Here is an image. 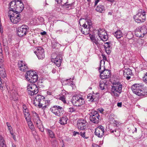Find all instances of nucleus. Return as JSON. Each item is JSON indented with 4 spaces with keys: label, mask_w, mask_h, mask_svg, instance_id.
Wrapping results in <instances>:
<instances>
[{
    "label": "nucleus",
    "mask_w": 147,
    "mask_h": 147,
    "mask_svg": "<svg viewBox=\"0 0 147 147\" xmlns=\"http://www.w3.org/2000/svg\"><path fill=\"white\" fill-rule=\"evenodd\" d=\"M69 85L70 86H72V87H73V86H74V83L72 81H71V82H70L69 83H68L67 84Z\"/></svg>",
    "instance_id": "6e6d98bb"
},
{
    "label": "nucleus",
    "mask_w": 147,
    "mask_h": 147,
    "mask_svg": "<svg viewBox=\"0 0 147 147\" xmlns=\"http://www.w3.org/2000/svg\"><path fill=\"white\" fill-rule=\"evenodd\" d=\"M28 29V26L25 25H22L18 28L17 34L20 37L24 36L26 34Z\"/></svg>",
    "instance_id": "9d476101"
},
{
    "label": "nucleus",
    "mask_w": 147,
    "mask_h": 147,
    "mask_svg": "<svg viewBox=\"0 0 147 147\" xmlns=\"http://www.w3.org/2000/svg\"><path fill=\"white\" fill-rule=\"evenodd\" d=\"M65 5L66 7V8L67 9H69L71 8V6H72L71 4H69L68 5L66 3H65Z\"/></svg>",
    "instance_id": "de8ad7c7"
},
{
    "label": "nucleus",
    "mask_w": 147,
    "mask_h": 147,
    "mask_svg": "<svg viewBox=\"0 0 147 147\" xmlns=\"http://www.w3.org/2000/svg\"><path fill=\"white\" fill-rule=\"evenodd\" d=\"M43 99H45L44 96L40 95H38L36 96L35 99L34 100L33 103L35 106H38L41 103L42 100Z\"/></svg>",
    "instance_id": "a211bd4d"
},
{
    "label": "nucleus",
    "mask_w": 147,
    "mask_h": 147,
    "mask_svg": "<svg viewBox=\"0 0 147 147\" xmlns=\"http://www.w3.org/2000/svg\"><path fill=\"white\" fill-rule=\"evenodd\" d=\"M105 48L106 53L108 54H110L111 52V49H110V48L108 47L107 48L106 47H105Z\"/></svg>",
    "instance_id": "49530a36"
},
{
    "label": "nucleus",
    "mask_w": 147,
    "mask_h": 147,
    "mask_svg": "<svg viewBox=\"0 0 147 147\" xmlns=\"http://www.w3.org/2000/svg\"><path fill=\"white\" fill-rule=\"evenodd\" d=\"M22 108L23 111H26V110L27 111V110H28L27 106L25 105H23Z\"/></svg>",
    "instance_id": "864d4df0"
},
{
    "label": "nucleus",
    "mask_w": 147,
    "mask_h": 147,
    "mask_svg": "<svg viewBox=\"0 0 147 147\" xmlns=\"http://www.w3.org/2000/svg\"><path fill=\"white\" fill-rule=\"evenodd\" d=\"M0 89L1 90H3V86L2 84V83L1 81H0Z\"/></svg>",
    "instance_id": "680f3d73"
},
{
    "label": "nucleus",
    "mask_w": 147,
    "mask_h": 147,
    "mask_svg": "<svg viewBox=\"0 0 147 147\" xmlns=\"http://www.w3.org/2000/svg\"><path fill=\"white\" fill-rule=\"evenodd\" d=\"M0 31L1 33H3V28L2 26L0 27Z\"/></svg>",
    "instance_id": "69168bd1"
},
{
    "label": "nucleus",
    "mask_w": 147,
    "mask_h": 147,
    "mask_svg": "<svg viewBox=\"0 0 147 147\" xmlns=\"http://www.w3.org/2000/svg\"><path fill=\"white\" fill-rule=\"evenodd\" d=\"M73 104L76 106H80L84 104L85 101L82 97L78 96H74L71 99Z\"/></svg>",
    "instance_id": "0eeeda50"
},
{
    "label": "nucleus",
    "mask_w": 147,
    "mask_h": 147,
    "mask_svg": "<svg viewBox=\"0 0 147 147\" xmlns=\"http://www.w3.org/2000/svg\"><path fill=\"white\" fill-rule=\"evenodd\" d=\"M122 85L119 82L113 83L111 89V94L115 97H118L122 91Z\"/></svg>",
    "instance_id": "7ed1b4c3"
},
{
    "label": "nucleus",
    "mask_w": 147,
    "mask_h": 147,
    "mask_svg": "<svg viewBox=\"0 0 147 147\" xmlns=\"http://www.w3.org/2000/svg\"><path fill=\"white\" fill-rule=\"evenodd\" d=\"M98 98V96L97 94H95L94 93L93 94V101H96Z\"/></svg>",
    "instance_id": "79ce46f5"
},
{
    "label": "nucleus",
    "mask_w": 147,
    "mask_h": 147,
    "mask_svg": "<svg viewBox=\"0 0 147 147\" xmlns=\"http://www.w3.org/2000/svg\"><path fill=\"white\" fill-rule=\"evenodd\" d=\"M18 64L20 70L22 71L25 72L28 69L27 64L23 61H19Z\"/></svg>",
    "instance_id": "f3484780"
},
{
    "label": "nucleus",
    "mask_w": 147,
    "mask_h": 147,
    "mask_svg": "<svg viewBox=\"0 0 147 147\" xmlns=\"http://www.w3.org/2000/svg\"><path fill=\"white\" fill-rule=\"evenodd\" d=\"M56 1L59 4H62V0H56Z\"/></svg>",
    "instance_id": "052dcab7"
},
{
    "label": "nucleus",
    "mask_w": 147,
    "mask_h": 147,
    "mask_svg": "<svg viewBox=\"0 0 147 147\" xmlns=\"http://www.w3.org/2000/svg\"><path fill=\"white\" fill-rule=\"evenodd\" d=\"M89 115L90 119L91 122L95 124L98 123L100 116L97 111H92L89 113Z\"/></svg>",
    "instance_id": "6e6552de"
},
{
    "label": "nucleus",
    "mask_w": 147,
    "mask_h": 147,
    "mask_svg": "<svg viewBox=\"0 0 147 147\" xmlns=\"http://www.w3.org/2000/svg\"><path fill=\"white\" fill-rule=\"evenodd\" d=\"M68 111L69 112L72 113L76 112V109L73 107H71L68 109Z\"/></svg>",
    "instance_id": "a19ab883"
},
{
    "label": "nucleus",
    "mask_w": 147,
    "mask_h": 147,
    "mask_svg": "<svg viewBox=\"0 0 147 147\" xmlns=\"http://www.w3.org/2000/svg\"><path fill=\"white\" fill-rule=\"evenodd\" d=\"M44 50L41 47H38L34 53L39 59H43L45 57Z\"/></svg>",
    "instance_id": "4468645a"
},
{
    "label": "nucleus",
    "mask_w": 147,
    "mask_h": 147,
    "mask_svg": "<svg viewBox=\"0 0 147 147\" xmlns=\"http://www.w3.org/2000/svg\"><path fill=\"white\" fill-rule=\"evenodd\" d=\"M59 99L61 100L64 103H66L65 97L64 95H62L59 98Z\"/></svg>",
    "instance_id": "c03bdc74"
},
{
    "label": "nucleus",
    "mask_w": 147,
    "mask_h": 147,
    "mask_svg": "<svg viewBox=\"0 0 147 147\" xmlns=\"http://www.w3.org/2000/svg\"><path fill=\"white\" fill-rule=\"evenodd\" d=\"M93 147H100L99 145L96 144H94L93 145Z\"/></svg>",
    "instance_id": "774afa93"
},
{
    "label": "nucleus",
    "mask_w": 147,
    "mask_h": 147,
    "mask_svg": "<svg viewBox=\"0 0 147 147\" xmlns=\"http://www.w3.org/2000/svg\"><path fill=\"white\" fill-rule=\"evenodd\" d=\"M9 20L13 24H17L20 22V19H9Z\"/></svg>",
    "instance_id": "c9c22d12"
},
{
    "label": "nucleus",
    "mask_w": 147,
    "mask_h": 147,
    "mask_svg": "<svg viewBox=\"0 0 147 147\" xmlns=\"http://www.w3.org/2000/svg\"><path fill=\"white\" fill-rule=\"evenodd\" d=\"M100 78L102 79H107L110 78L111 76V71L109 70L105 69L101 71Z\"/></svg>",
    "instance_id": "dca6fc26"
},
{
    "label": "nucleus",
    "mask_w": 147,
    "mask_h": 147,
    "mask_svg": "<svg viewBox=\"0 0 147 147\" xmlns=\"http://www.w3.org/2000/svg\"><path fill=\"white\" fill-rule=\"evenodd\" d=\"M86 132L85 130H83L80 133V135L83 138L85 139H87L88 137L86 136H85Z\"/></svg>",
    "instance_id": "58836bf2"
},
{
    "label": "nucleus",
    "mask_w": 147,
    "mask_h": 147,
    "mask_svg": "<svg viewBox=\"0 0 147 147\" xmlns=\"http://www.w3.org/2000/svg\"><path fill=\"white\" fill-rule=\"evenodd\" d=\"M104 36H105L102 37L101 36H99V37L100 38L101 40L102 41H106L108 39V36L107 35H104Z\"/></svg>",
    "instance_id": "ea45409f"
},
{
    "label": "nucleus",
    "mask_w": 147,
    "mask_h": 147,
    "mask_svg": "<svg viewBox=\"0 0 147 147\" xmlns=\"http://www.w3.org/2000/svg\"><path fill=\"white\" fill-rule=\"evenodd\" d=\"M50 111L56 116L60 117L63 114L64 111L62 107L58 105H54L50 109Z\"/></svg>",
    "instance_id": "39448f33"
},
{
    "label": "nucleus",
    "mask_w": 147,
    "mask_h": 147,
    "mask_svg": "<svg viewBox=\"0 0 147 147\" xmlns=\"http://www.w3.org/2000/svg\"><path fill=\"white\" fill-rule=\"evenodd\" d=\"M23 112L26 119V118L27 119V118H28V117L29 118H30V114L29 113L28 110H27V111H24Z\"/></svg>",
    "instance_id": "473e14b6"
},
{
    "label": "nucleus",
    "mask_w": 147,
    "mask_h": 147,
    "mask_svg": "<svg viewBox=\"0 0 147 147\" xmlns=\"http://www.w3.org/2000/svg\"><path fill=\"white\" fill-rule=\"evenodd\" d=\"M117 106L119 107H121L122 106V102H118L117 104Z\"/></svg>",
    "instance_id": "e2e57ef3"
},
{
    "label": "nucleus",
    "mask_w": 147,
    "mask_h": 147,
    "mask_svg": "<svg viewBox=\"0 0 147 147\" xmlns=\"http://www.w3.org/2000/svg\"><path fill=\"white\" fill-rule=\"evenodd\" d=\"M50 100H45V99L42 100L41 103H40L38 107L39 108H41L42 109H45L47 108V106L49 105Z\"/></svg>",
    "instance_id": "6ab92c4d"
},
{
    "label": "nucleus",
    "mask_w": 147,
    "mask_h": 147,
    "mask_svg": "<svg viewBox=\"0 0 147 147\" xmlns=\"http://www.w3.org/2000/svg\"><path fill=\"white\" fill-rule=\"evenodd\" d=\"M147 33V28L145 26L137 28L135 32L136 35L138 37H143Z\"/></svg>",
    "instance_id": "1a4fd4ad"
},
{
    "label": "nucleus",
    "mask_w": 147,
    "mask_h": 147,
    "mask_svg": "<svg viewBox=\"0 0 147 147\" xmlns=\"http://www.w3.org/2000/svg\"><path fill=\"white\" fill-rule=\"evenodd\" d=\"M67 117L66 116L63 115L60 118L59 123L61 125L65 124L67 123Z\"/></svg>",
    "instance_id": "a878e982"
},
{
    "label": "nucleus",
    "mask_w": 147,
    "mask_h": 147,
    "mask_svg": "<svg viewBox=\"0 0 147 147\" xmlns=\"http://www.w3.org/2000/svg\"><path fill=\"white\" fill-rule=\"evenodd\" d=\"M104 129L102 126H99L95 129L94 134L95 135L98 137L101 138L104 135Z\"/></svg>",
    "instance_id": "2eb2a0df"
},
{
    "label": "nucleus",
    "mask_w": 147,
    "mask_h": 147,
    "mask_svg": "<svg viewBox=\"0 0 147 147\" xmlns=\"http://www.w3.org/2000/svg\"><path fill=\"white\" fill-rule=\"evenodd\" d=\"M3 51L2 49V47L1 44L0 43V53L1 54L2 53Z\"/></svg>",
    "instance_id": "13d9d810"
},
{
    "label": "nucleus",
    "mask_w": 147,
    "mask_h": 147,
    "mask_svg": "<svg viewBox=\"0 0 147 147\" xmlns=\"http://www.w3.org/2000/svg\"><path fill=\"white\" fill-rule=\"evenodd\" d=\"M82 27L83 28H88L87 25L86 24V22H85V24H83V25H82Z\"/></svg>",
    "instance_id": "0e129e2a"
},
{
    "label": "nucleus",
    "mask_w": 147,
    "mask_h": 147,
    "mask_svg": "<svg viewBox=\"0 0 147 147\" xmlns=\"http://www.w3.org/2000/svg\"><path fill=\"white\" fill-rule=\"evenodd\" d=\"M143 11V9H140L138 10V13L137 14L136 16H138L139 17L141 16L142 13Z\"/></svg>",
    "instance_id": "3c124183"
},
{
    "label": "nucleus",
    "mask_w": 147,
    "mask_h": 147,
    "mask_svg": "<svg viewBox=\"0 0 147 147\" xmlns=\"http://www.w3.org/2000/svg\"><path fill=\"white\" fill-rule=\"evenodd\" d=\"M27 91L29 95L32 96L36 94L38 92V89L36 85L34 84H28Z\"/></svg>",
    "instance_id": "423d86ee"
},
{
    "label": "nucleus",
    "mask_w": 147,
    "mask_h": 147,
    "mask_svg": "<svg viewBox=\"0 0 147 147\" xmlns=\"http://www.w3.org/2000/svg\"><path fill=\"white\" fill-rule=\"evenodd\" d=\"M123 75L126 78L127 80H128L131 78L130 76L132 74L131 71L129 68L125 69L123 71Z\"/></svg>",
    "instance_id": "aec40b11"
},
{
    "label": "nucleus",
    "mask_w": 147,
    "mask_h": 147,
    "mask_svg": "<svg viewBox=\"0 0 147 147\" xmlns=\"http://www.w3.org/2000/svg\"><path fill=\"white\" fill-rule=\"evenodd\" d=\"M98 110L101 113H102L104 111V109L102 108L99 109Z\"/></svg>",
    "instance_id": "338daca9"
},
{
    "label": "nucleus",
    "mask_w": 147,
    "mask_h": 147,
    "mask_svg": "<svg viewBox=\"0 0 147 147\" xmlns=\"http://www.w3.org/2000/svg\"><path fill=\"white\" fill-rule=\"evenodd\" d=\"M86 20V22L87 24L89 25V28H90L92 24V22L90 19H85Z\"/></svg>",
    "instance_id": "4c0bfd02"
},
{
    "label": "nucleus",
    "mask_w": 147,
    "mask_h": 147,
    "mask_svg": "<svg viewBox=\"0 0 147 147\" xmlns=\"http://www.w3.org/2000/svg\"><path fill=\"white\" fill-rule=\"evenodd\" d=\"M135 21L138 23H141L144 22L145 19H134Z\"/></svg>",
    "instance_id": "a18cd8bd"
},
{
    "label": "nucleus",
    "mask_w": 147,
    "mask_h": 147,
    "mask_svg": "<svg viewBox=\"0 0 147 147\" xmlns=\"http://www.w3.org/2000/svg\"><path fill=\"white\" fill-rule=\"evenodd\" d=\"M105 63V61L104 60V59H102L100 60V67L99 68V72H101V65H104Z\"/></svg>",
    "instance_id": "37998d69"
},
{
    "label": "nucleus",
    "mask_w": 147,
    "mask_h": 147,
    "mask_svg": "<svg viewBox=\"0 0 147 147\" xmlns=\"http://www.w3.org/2000/svg\"><path fill=\"white\" fill-rule=\"evenodd\" d=\"M114 36L117 38H120L123 36V33L120 30H118L114 33Z\"/></svg>",
    "instance_id": "c85d7f7f"
},
{
    "label": "nucleus",
    "mask_w": 147,
    "mask_h": 147,
    "mask_svg": "<svg viewBox=\"0 0 147 147\" xmlns=\"http://www.w3.org/2000/svg\"><path fill=\"white\" fill-rule=\"evenodd\" d=\"M146 12L144 11L143 10V11L142 12V13L141 15H142V16L144 18H146Z\"/></svg>",
    "instance_id": "5fc2aeb1"
},
{
    "label": "nucleus",
    "mask_w": 147,
    "mask_h": 147,
    "mask_svg": "<svg viewBox=\"0 0 147 147\" xmlns=\"http://www.w3.org/2000/svg\"><path fill=\"white\" fill-rule=\"evenodd\" d=\"M107 85L106 84L105 81L101 80L100 82L99 87L100 90H102L105 89Z\"/></svg>",
    "instance_id": "c756f323"
},
{
    "label": "nucleus",
    "mask_w": 147,
    "mask_h": 147,
    "mask_svg": "<svg viewBox=\"0 0 147 147\" xmlns=\"http://www.w3.org/2000/svg\"><path fill=\"white\" fill-rule=\"evenodd\" d=\"M54 54L52 55L51 61L54 63L56 66L59 67L61 65L62 58V55L61 54H60L56 56L55 58L54 57Z\"/></svg>",
    "instance_id": "f8f14e48"
},
{
    "label": "nucleus",
    "mask_w": 147,
    "mask_h": 147,
    "mask_svg": "<svg viewBox=\"0 0 147 147\" xmlns=\"http://www.w3.org/2000/svg\"><path fill=\"white\" fill-rule=\"evenodd\" d=\"M144 86L141 84H134L131 87L133 93L138 96L147 95V92L143 89Z\"/></svg>",
    "instance_id": "f03ea898"
},
{
    "label": "nucleus",
    "mask_w": 147,
    "mask_h": 147,
    "mask_svg": "<svg viewBox=\"0 0 147 147\" xmlns=\"http://www.w3.org/2000/svg\"><path fill=\"white\" fill-rule=\"evenodd\" d=\"M46 131L48 134L49 136L51 138H55V134L51 130L49 129H47Z\"/></svg>",
    "instance_id": "bb28decb"
},
{
    "label": "nucleus",
    "mask_w": 147,
    "mask_h": 147,
    "mask_svg": "<svg viewBox=\"0 0 147 147\" xmlns=\"http://www.w3.org/2000/svg\"><path fill=\"white\" fill-rule=\"evenodd\" d=\"M143 80L145 83H147V72L146 73L144 77L143 78Z\"/></svg>",
    "instance_id": "09e8293b"
},
{
    "label": "nucleus",
    "mask_w": 147,
    "mask_h": 147,
    "mask_svg": "<svg viewBox=\"0 0 147 147\" xmlns=\"http://www.w3.org/2000/svg\"><path fill=\"white\" fill-rule=\"evenodd\" d=\"M89 37L91 41L92 42L93 44H95L96 45H98L99 44V42L98 39H96L95 38V34L91 35L89 34Z\"/></svg>",
    "instance_id": "5701e85b"
},
{
    "label": "nucleus",
    "mask_w": 147,
    "mask_h": 147,
    "mask_svg": "<svg viewBox=\"0 0 147 147\" xmlns=\"http://www.w3.org/2000/svg\"><path fill=\"white\" fill-rule=\"evenodd\" d=\"M77 134L79 135L80 134V133L79 132L74 131V132L73 135L74 136H76Z\"/></svg>",
    "instance_id": "4d7b16f0"
},
{
    "label": "nucleus",
    "mask_w": 147,
    "mask_h": 147,
    "mask_svg": "<svg viewBox=\"0 0 147 147\" xmlns=\"http://www.w3.org/2000/svg\"><path fill=\"white\" fill-rule=\"evenodd\" d=\"M5 141L3 137L0 135V146H2L4 145H5Z\"/></svg>",
    "instance_id": "72a5a7b5"
},
{
    "label": "nucleus",
    "mask_w": 147,
    "mask_h": 147,
    "mask_svg": "<svg viewBox=\"0 0 147 147\" xmlns=\"http://www.w3.org/2000/svg\"><path fill=\"white\" fill-rule=\"evenodd\" d=\"M27 121L28 125L29 128L32 130H34V127L32 122L31 121V118H26V119Z\"/></svg>",
    "instance_id": "b1692460"
},
{
    "label": "nucleus",
    "mask_w": 147,
    "mask_h": 147,
    "mask_svg": "<svg viewBox=\"0 0 147 147\" xmlns=\"http://www.w3.org/2000/svg\"><path fill=\"white\" fill-rule=\"evenodd\" d=\"M110 132H111V133H114L115 132V133H114V134L116 136H118L120 135V132H119V130H113L111 129L110 130Z\"/></svg>",
    "instance_id": "e433bc0d"
},
{
    "label": "nucleus",
    "mask_w": 147,
    "mask_h": 147,
    "mask_svg": "<svg viewBox=\"0 0 147 147\" xmlns=\"http://www.w3.org/2000/svg\"><path fill=\"white\" fill-rule=\"evenodd\" d=\"M87 98L88 100L90 102H92L93 101V94L91 93L88 94L87 96Z\"/></svg>",
    "instance_id": "f704fd0d"
},
{
    "label": "nucleus",
    "mask_w": 147,
    "mask_h": 147,
    "mask_svg": "<svg viewBox=\"0 0 147 147\" xmlns=\"http://www.w3.org/2000/svg\"><path fill=\"white\" fill-rule=\"evenodd\" d=\"M94 33L95 34H97L99 37L100 36H102L107 35L106 31L103 29L100 28L98 30H95Z\"/></svg>",
    "instance_id": "4be33fe9"
},
{
    "label": "nucleus",
    "mask_w": 147,
    "mask_h": 147,
    "mask_svg": "<svg viewBox=\"0 0 147 147\" xmlns=\"http://www.w3.org/2000/svg\"><path fill=\"white\" fill-rule=\"evenodd\" d=\"M80 30L82 32V33L85 35L89 34L90 32V28L88 27V28H80Z\"/></svg>",
    "instance_id": "393cba45"
},
{
    "label": "nucleus",
    "mask_w": 147,
    "mask_h": 147,
    "mask_svg": "<svg viewBox=\"0 0 147 147\" xmlns=\"http://www.w3.org/2000/svg\"><path fill=\"white\" fill-rule=\"evenodd\" d=\"M104 47H105L107 48L108 47L109 48H110V49H111V44L109 42H106L105 44Z\"/></svg>",
    "instance_id": "8fccbe9b"
},
{
    "label": "nucleus",
    "mask_w": 147,
    "mask_h": 147,
    "mask_svg": "<svg viewBox=\"0 0 147 147\" xmlns=\"http://www.w3.org/2000/svg\"><path fill=\"white\" fill-rule=\"evenodd\" d=\"M100 0H94L95 3H94V6H95L96 5L98 2L100 1Z\"/></svg>",
    "instance_id": "bf43d9fd"
},
{
    "label": "nucleus",
    "mask_w": 147,
    "mask_h": 147,
    "mask_svg": "<svg viewBox=\"0 0 147 147\" xmlns=\"http://www.w3.org/2000/svg\"><path fill=\"white\" fill-rule=\"evenodd\" d=\"M25 75L26 79L30 82L32 83L36 82L38 79V76L34 71L29 70L27 71Z\"/></svg>",
    "instance_id": "20e7f679"
},
{
    "label": "nucleus",
    "mask_w": 147,
    "mask_h": 147,
    "mask_svg": "<svg viewBox=\"0 0 147 147\" xmlns=\"http://www.w3.org/2000/svg\"><path fill=\"white\" fill-rule=\"evenodd\" d=\"M88 123L84 119H79L77 121V126L78 129L83 130L85 129L86 127L88 125Z\"/></svg>",
    "instance_id": "ddd939ff"
},
{
    "label": "nucleus",
    "mask_w": 147,
    "mask_h": 147,
    "mask_svg": "<svg viewBox=\"0 0 147 147\" xmlns=\"http://www.w3.org/2000/svg\"><path fill=\"white\" fill-rule=\"evenodd\" d=\"M0 76L3 78H4L6 76L5 70L3 67H0Z\"/></svg>",
    "instance_id": "cd10ccee"
},
{
    "label": "nucleus",
    "mask_w": 147,
    "mask_h": 147,
    "mask_svg": "<svg viewBox=\"0 0 147 147\" xmlns=\"http://www.w3.org/2000/svg\"><path fill=\"white\" fill-rule=\"evenodd\" d=\"M33 119L34 122L36 123L37 127L42 132L44 131V129L41 122L40 120L39 119V117L37 114L35 112L34 113Z\"/></svg>",
    "instance_id": "9b49d317"
},
{
    "label": "nucleus",
    "mask_w": 147,
    "mask_h": 147,
    "mask_svg": "<svg viewBox=\"0 0 147 147\" xmlns=\"http://www.w3.org/2000/svg\"><path fill=\"white\" fill-rule=\"evenodd\" d=\"M9 10L16 12H21L24 8L23 3L21 1L14 0L11 1L9 4Z\"/></svg>",
    "instance_id": "f257e3e1"
},
{
    "label": "nucleus",
    "mask_w": 147,
    "mask_h": 147,
    "mask_svg": "<svg viewBox=\"0 0 147 147\" xmlns=\"http://www.w3.org/2000/svg\"><path fill=\"white\" fill-rule=\"evenodd\" d=\"M20 12H16L12 11L9 10L7 13V15L8 17L10 18H11L14 17L15 18H17L20 17Z\"/></svg>",
    "instance_id": "412c9836"
},
{
    "label": "nucleus",
    "mask_w": 147,
    "mask_h": 147,
    "mask_svg": "<svg viewBox=\"0 0 147 147\" xmlns=\"http://www.w3.org/2000/svg\"><path fill=\"white\" fill-rule=\"evenodd\" d=\"M12 100L15 101H17L18 100V95L17 93L15 92L13 93L12 95Z\"/></svg>",
    "instance_id": "2f4dec72"
},
{
    "label": "nucleus",
    "mask_w": 147,
    "mask_h": 147,
    "mask_svg": "<svg viewBox=\"0 0 147 147\" xmlns=\"http://www.w3.org/2000/svg\"><path fill=\"white\" fill-rule=\"evenodd\" d=\"M3 59L1 58H0V67H3Z\"/></svg>",
    "instance_id": "603ef678"
},
{
    "label": "nucleus",
    "mask_w": 147,
    "mask_h": 147,
    "mask_svg": "<svg viewBox=\"0 0 147 147\" xmlns=\"http://www.w3.org/2000/svg\"><path fill=\"white\" fill-rule=\"evenodd\" d=\"M105 9L104 6L102 5H98L96 7V10L99 12H102Z\"/></svg>",
    "instance_id": "7c9ffc66"
}]
</instances>
